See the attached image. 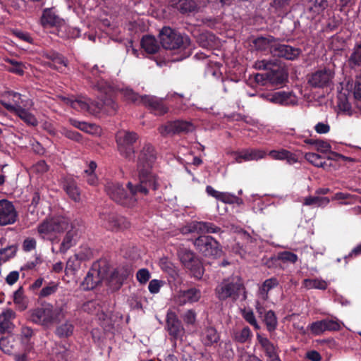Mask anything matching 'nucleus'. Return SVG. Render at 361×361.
Listing matches in <instances>:
<instances>
[{
	"label": "nucleus",
	"mask_w": 361,
	"mask_h": 361,
	"mask_svg": "<svg viewBox=\"0 0 361 361\" xmlns=\"http://www.w3.org/2000/svg\"><path fill=\"white\" fill-rule=\"evenodd\" d=\"M257 339L265 352L267 356V361L281 360L276 352V347L272 343L269 341L268 338L263 337L259 334H257Z\"/></svg>",
	"instance_id": "28"
},
{
	"label": "nucleus",
	"mask_w": 361,
	"mask_h": 361,
	"mask_svg": "<svg viewBox=\"0 0 361 361\" xmlns=\"http://www.w3.org/2000/svg\"><path fill=\"white\" fill-rule=\"evenodd\" d=\"M17 212L12 202L7 200H0V225L13 224L17 219Z\"/></svg>",
	"instance_id": "21"
},
{
	"label": "nucleus",
	"mask_w": 361,
	"mask_h": 361,
	"mask_svg": "<svg viewBox=\"0 0 361 361\" xmlns=\"http://www.w3.org/2000/svg\"><path fill=\"white\" fill-rule=\"evenodd\" d=\"M200 339L204 346H212L219 341L220 334L214 327L208 326L202 331Z\"/></svg>",
	"instance_id": "29"
},
{
	"label": "nucleus",
	"mask_w": 361,
	"mask_h": 361,
	"mask_svg": "<svg viewBox=\"0 0 361 361\" xmlns=\"http://www.w3.org/2000/svg\"><path fill=\"white\" fill-rule=\"evenodd\" d=\"M329 203V199L326 197L309 196L304 200V205L314 207H325Z\"/></svg>",
	"instance_id": "45"
},
{
	"label": "nucleus",
	"mask_w": 361,
	"mask_h": 361,
	"mask_svg": "<svg viewBox=\"0 0 361 361\" xmlns=\"http://www.w3.org/2000/svg\"><path fill=\"white\" fill-rule=\"evenodd\" d=\"M90 252L87 250V253H77L73 257H70L66 262V269L71 271H76L80 267V262L87 259Z\"/></svg>",
	"instance_id": "35"
},
{
	"label": "nucleus",
	"mask_w": 361,
	"mask_h": 361,
	"mask_svg": "<svg viewBox=\"0 0 361 361\" xmlns=\"http://www.w3.org/2000/svg\"><path fill=\"white\" fill-rule=\"evenodd\" d=\"M106 277V267H101L99 264L95 263L87 272L82 283V286L84 290H92L104 280Z\"/></svg>",
	"instance_id": "12"
},
{
	"label": "nucleus",
	"mask_w": 361,
	"mask_h": 361,
	"mask_svg": "<svg viewBox=\"0 0 361 361\" xmlns=\"http://www.w3.org/2000/svg\"><path fill=\"white\" fill-rule=\"evenodd\" d=\"M165 284V281L159 279H152L149 281L148 285V290L151 294H157L159 293L160 289Z\"/></svg>",
	"instance_id": "54"
},
{
	"label": "nucleus",
	"mask_w": 361,
	"mask_h": 361,
	"mask_svg": "<svg viewBox=\"0 0 361 361\" xmlns=\"http://www.w3.org/2000/svg\"><path fill=\"white\" fill-rule=\"evenodd\" d=\"M178 256L183 266L190 272L193 277L197 279L202 277L203 267L191 250L185 247H180L178 250Z\"/></svg>",
	"instance_id": "11"
},
{
	"label": "nucleus",
	"mask_w": 361,
	"mask_h": 361,
	"mask_svg": "<svg viewBox=\"0 0 361 361\" xmlns=\"http://www.w3.org/2000/svg\"><path fill=\"white\" fill-rule=\"evenodd\" d=\"M171 5L181 13H188L197 9V4L192 0H171Z\"/></svg>",
	"instance_id": "31"
},
{
	"label": "nucleus",
	"mask_w": 361,
	"mask_h": 361,
	"mask_svg": "<svg viewBox=\"0 0 361 361\" xmlns=\"http://www.w3.org/2000/svg\"><path fill=\"white\" fill-rule=\"evenodd\" d=\"M13 302L18 310L23 311L27 307V302L25 299L22 288H19L13 293Z\"/></svg>",
	"instance_id": "46"
},
{
	"label": "nucleus",
	"mask_w": 361,
	"mask_h": 361,
	"mask_svg": "<svg viewBox=\"0 0 361 361\" xmlns=\"http://www.w3.org/2000/svg\"><path fill=\"white\" fill-rule=\"evenodd\" d=\"M40 22L44 28L59 27L61 29L64 24V21L56 14L53 8H45L43 11Z\"/></svg>",
	"instance_id": "25"
},
{
	"label": "nucleus",
	"mask_w": 361,
	"mask_h": 361,
	"mask_svg": "<svg viewBox=\"0 0 361 361\" xmlns=\"http://www.w3.org/2000/svg\"><path fill=\"white\" fill-rule=\"evenodd\" d=\"M255 68L269 70L267 78L269 82L273 85L283 84L288 78V73L284 68L270 61L259 60L255 63Z\"/></svg>",
	"instance_id": "9"
},
{
	"label": "nucleus",
	"mask_w": 361,
	"mask_h": 361,
	"mask_svg": "<svg viewBox=\"0 0 361 361\" xmlns=\"http://www.w3.org/2000/svg\"><path fill=\"white\" fill-rule=\"evenodd\" d=\"M8 101H2V106L9 112L18 116L27 125L36 126V117L30 111L34 105L32 99L19 92L8 91L6 93Z\"/></svg>",
	"instance_id": "3"
},
{
	"label": "nucleus",
	"mask_w": 361,
	"mask_h": 361,
	"mask_svg": "<svg viewBox=\"0 0 361 361\" xmlns=\"http://www.w3.org/2000/svg\"><path fill=\"white\" fill-rule=\"evenodd\" d=\"M15 312L10 310H6L0 314V331H8L12 329L11 321L15 318Z\"/></svg>",
	"instance_id": "36"
},
{
	"label": "nucleus",
	"mask_w": 361,
	"mask_h": 361,
	"mask_svg": "<svg viewBox=\"0 0 361 361\" xmlns=\"http://www.w3.org/2000/svg\"><path fill=\"white\" fill-rule=\"evenodd\" d=\"M69 121L73 126L87 133L94 134L97 133L98 127L94 124L87 123L72 118L70 119Z\"/></svg>",
	"instance_id": "43"
},
{
	"label": "nucleus",
	"mask_w": 361,
	"mask_h": 361,
	"mask_svg": "<svg viewBox=\"0 0 361 361\" xmlns=\"http://www.w3.org/2000/svg\"><path fill=\"white\" fill-rule=\"evenodd\" d=\"M261 97L271 103L282 106H295L298 102L297 96L291 91H279L266 95L262 94Z\"/></svg>",
	"instance_id": "18"
},
{
	"label": "nucleus",
	"mask_w": 361,
	"mask_h": 361,
	"mask_svg": "<svg viewBox=\"0 0 361 361\" xmlns=\"http://www.w3.org/2000/svg\"><path fill=\"white\" fill-rule=\"evenodd\" d=\"M233 341L238 343H250L252 333L248 326H245L241 329L234 330L231 334Z\"/></svg>",
	"instance_id": "33"
},
{
	"label": "nucleus",
	"mask_w": 361,
	"mask_h": 361,
	"mask_svg": "<svg viewBox=\"0 0 361 361\" xmlns=\"http://www.w3.org/2000/svg\"><path fill=\"white\" fill-rule=\"evenodd\" d=\"M151 274L147 269L142 268L137 271L136 274L137 280L141 284L146 283L150 279Z\"/></svg>",
	"instance_id": "58"
},
{
	"label": "nucleus",
	"mask_w": 361,
	"mask_h": 361,
	"mask_svg": "<svg viewBox=\"0 0 361 361\" xmlns=\"http://www.w3.org/2000/svg\"><path fill=\"white\" fill-rule=\"evenodd\" d=\"M327 7V0H310L305 8V15L312 20L319 18L323 16Z\"/></svg>",
	"instance_id": "24"
},
{
	"label": "nucleus",
	"mask_w": 361,
	"mask_h": 361,
	"mask_svg": "<svg viewBox=\"0 0 361 361\" xmlns=\"http://www.w3.org/2000/svg\"><path fill=\"white\" fill-rule=\"evenodd\" d=\"M131 274V270L128 267L116 268L109 278L106 277L109 286L117 289L121 287L123 281Z\"/></svg>",
	"instance_id": "23"
},
{
	"label": "nucleus",
	"mask_w": 361,
	"mask_h": 361,
	"mask_svg": "<svg viewBox=\"0 0 361 361\" xmlns=\"http://www.w3.org/2000/svg\"><path fill=\"white\" fill-rule=\"evenodd\" d=\"M142 49L148 54H154L159 49V44L157 39L152 36H145L141 41Z\"/></svg>",
	"instance_id": "40"
},
{
	"label": "nucleus",
	"mask_w": 361,
	"mask_h": 361,
	"mask_svg": "<svg viewBox=\"0 0 361 361\" xmlns=\"http://www.w3.org/2000/svg\"><path fill=\"white\" fill-rule=\"evenodd\" d=\"M305 158L307 161L317 167L327 169L329 166L321 155L316 153L307 152L305 154Z\"/></svg>",
	"instance_id": "42"
},
{
	"label": "nucleus",
	"mask_w": 361,
	"mask_h": 361,
	"mask_svg": "<svg viewBox=\"0 0 361 361\" xmlns=\"http://www.w3.org/2000/svg\"><path fill=\"white\" fill-rule=\"evenodd\" d=\"M20 335L22 342L28 344L30 339L33 336V330L28 326H23L21 329Z\"/></svg>",
	"instance_id": "63"
},
{
	"label": "nucleus",
	"mask_w": 361,
	"mask_h": 361,
	"mask_svg": "<svg viewBox=\"0 0 361 361\" xmlns=\"http://www.w3.org/2000/svg\"><path fill=\"white\" fill-rule=\"evenodd\" d=\"M49 58L51 59V61L54 63L53 66L56 68L59 69L61 68V66L66 67L67 66V61L66 60V59L63 56L59 54L58 53H51L49 56Z\"/></svg>",
	"instance_id": "52"
},
{
	"label": "nucleus",
	"mask_w": 361,
	"mask_h": 361,
	"mask_svg": "<svg viewBox=\"0 0 361 361\" xmlns=\"http://www.w3.org/2000/svg\"><path fill=\"white\" fill-rule=\"evenodd\" d=\"M51 323L58 322L66 317L67 312L66 304L56 305L55 306L51 305Z\"/></svg>",
	"instance_id": "41"
},
{
	"label": "nucleus",
	"mask_w": 361,
	"mask_h": 361,
	"mask_svg": "<svg viewBox=\"0 0 361 361\" xmlns=\"http://www.w3.org/2000/svg\"><path fill=\"white\" fill-rule=\"evenodd\" d=\"M337 106L338 113L345 116H352L353 110L345 93L340 92L338 95Z\"/></svg>",
	"instance_id": "38"
},
{
	"label": "nucleus",
	"mask_w": 361,
	"mask_h": 361,
	"mask_svg": "<svg viewBox=\"0 0 361 361\" xmlns=\"http://www.w3.org/2000/svg\"><path fill=\"white\" fill-rule=\"evenodd\" d=\"M300 54V49L289 45L280 44L277 41L276 45L272 50L274 56L284 58L288 60L295 59Z\"/></svg>",
	"instance_id": "26"
},
{
	"label": "nucleus",
	"mask_w": 361,
	"mask_h": 361,
	"mask_svg": "<svg viewBox=\"0 0 361 361\" xmlns=\"http://www.w3.org/2000/svg\"><path fill=\"white\" fill-rule=\"evenodd\" d=\"M250 161H257L263 159L267 153L265 151L257 149H247Z\"/></svg>",
	"instance_id": "61"
},
{
	"label": "nucleus",
	"mask_w": 361,
	"mask_h": 361,
	"mask_svg": "<svg viewBox=\"0 0 361 361\" xmlns=\"http://www.w3.org/2000/svg\"><path fill=\"white\" fill-rule=\"evenodd\" d=\"M334 73L330 69H321L313 73L308 79V83L314 87H324L329 86L331 82Z\"/></svg>",
	"instance_id": "19"
},
{
	"label": "nucleus",
	"mask_w": 361,
	"mask_h": 361,
	"mask_svg": "<svg viewBox=\"0 0 361 361\" xmlns=\"http://www.w3.org/2000/svg\"><path fill=\"white\" fill-rule=\"evenodd\" d=\"M0 252H1V257L4 259L5 262L8 261L9 259L12 258L16 255V247L15 246H8L5 248L0 249Z\"/></svg>",
	"instance_id": "60"
},
{
	"label": "nucleus",
	"mask_w": 361,
	"mask_h": 361,
	"mask_svg": "<svg viewBox=\"0 0 361 361\" xmlns=\"http://www.w3.org/2000/svg\"><path fill=\"white\" fill-rule=\"evenodd\" d=\"M91 72L94 76V81H92L94 88L100 93L101 102H93L85 97L78 99L63 97L62 99L64 103L78 111L88 112L91 114H97L102 111L108 114H114L117 110L118 105L113 99L114 87L103 77H97V73L103 72L99 71L97 65L92 67Z\"/></svg>",
	"instance_id": "1"
},
{
	"label": "nucleus",
	"mask_w": 361,
	"mask_h": 361,
	"mask_svg": "<svg viewBox=\"0 0 361 361\" xmlns=\"http://www.w3.org/2000/svg\"><path fill=\"white\" fill-rule=\"evenodd\" d=\"M8 62L13 66L10 68V71L22 75L24 73L25 66L21 62L13 60H9Z\"/></svg>",
	"instance_id": "64"
},
{
	"label": "nucleus",
	"mask_w": 361,
	"mask_h": 361,
	"mask_svg": "<svg viewBox=\"0 0 361 361\" xmlns=\"http://www.w3.org/2000/svg\"><path fill=\"white\" fill-rule=\"evenodd\" d=\"M64 30L66 32V37L68 38H76L80 36V30L78 27L63 25L60 29V31Z\"/></svg>",
	"instance_id": "57"
},
{
	"label": "nucleus",
	"mask_w": 361,
	"mask_h": 361,
	"mask_svg": "<svg viewBox=\"0 0 361 361\" xmlns=\"http://www.w3.org/2000/svg\"><path fill=\"white\" fill-rule=\"evenodd\" d=\"M166 326L169 334L172 337L174 343L177 341H183L185 336V329L174 313H168Z\"/></svg>",
	"instance_id": "20"
},
{
	"label": "nucleus",
	"mask_w": 361,
	"mask_h": 361,
	"mask_svg": "<svg viewBox=\"0 0 361 361\" xmlns=\"http://www.w3.org/2000/svg\"><path fill=\"white\" fill-rule=\"evenodd\" d=\"M74 326L72 323L66 321L65 323L59 325L56 329V334L61 338H66L72 335Z\"/></svg>",
	"instance_id": "47"
},
{
	"label": "nucleus",
	"mask_w": 361,
	"mask_h": 361,
	"mask_svg": "<svg viewBox=\"0 0 361 361\" xmlns=\"http://www.w3.org/2000/svg\"><path fill=\"white\" fill-rule=\"evenodd\" d=\"M202 293L200 289L190 288L187 290H180L174 296L175 301L180 305L186 303H194L200 299Z\"/></svg>",
	"instance_id": "22"
},
{
	"label": "nucleus",
	"mask_w": 361,
	"mask_h": 361,
	"mask_svg": "<svg viewBox=\"0 0 361 361\" xmlns=\"http://www.w3.org/2000/svg\"><path fill=\"white\" fill-rule=\"evenodd\" d=\"M350 62L355 66L361 65V44L355 47L353 49L350 57Z\"/></svg>",
	"instance_id": "55"
},
{
	"label": "nucleus",
	"mask_w": 361,
	"mask_h": 361,
	"mask_svg": "<svg viewBox=\"0 0 361 361\" xmlns=\"http://www.w3.org/2000/svg\"><path fill=\"white\" fill-rule=\"evenodd\" d=\"M99 219L103 226L109 230L118 231L126 229L130 226V222L124 216L116 214H101Z\"/></svg>",
	"instance_id": "15"
},
{
	"label": "nucleus",
	"mask_w": 361,
	"mask_h": 361,
	"mask_svg": "<svg viewBox=\"0 0 361 361\" xmlns=\"http://www.w3.org/2000/svg\"><path fill=\"white\" fill-rule=\"evenodd\" d=\"M194 245L205 256H218L221 252L219 243L212 236L201 235L195 239Z\"/></svg>",
	"instance_id": "14"
},
{
	"label": "nucleus",
	"mask_w": 361,
	"mask_h": 361,
	"mask_svg": "<svg viewBox=\"0 0 361 361\" xmlns=\"http://www.w3.org/2000/svg\"><path fill=\"white\" fill-rule=\"evenodd\" d=\"M78 238L77 231L75 229L69 230L62 243H61L59 252L66 253L71 247L75 245Z\"/></svg>",
	"instance_id": "34"
},
{
	"label": "nucleus",
	"mask_w": 361,
	"mask_h": 361,
	"mask_svg": "<svg viewBox=\"0 0 361 361\" xmlns=\"http://www.w3.org/2000/svg\"><path fill=\"white\" fill-rule=\"evenodd\" d=\"M217 200L221 201L226 204H233L238 202L240 199L232 193L227 192H220Z\"/></svg>",
	"instance_id": "53"
},
{
	"label": "nucleus",
	"mask_w": 361,
	"mask_h": 361,
	"mask_svg": "<svg viewBox=\"0 0 361 361\" xmlns=\"http://www.w3.org/2000/svg\"><path fill=\"white\" fill-rule=\"evenodd\" d=\"M182 318L185 324H194L196 321V313L193 310H188L183 314Z\"/></svg>",
	"instance_id": "62"
},
{
	"label": "nucleus",
	"mask_w": 361,
	"mask_h": 361,
	"mask_svg": "<svg viewBox=\"0 0 361 361\" xmlns=\"http://www.w3.org/2000/svg\"><path fill=\"white\" fill-rule=\"evenodd\" d=\"M329 283L322 278L305 279L302 282V288L306 290L317 289L324 290Z\"/></svg>",
	"instance_id": "32"
},
{
	"label": "nucleus",
	"mask_w": 361,
	"mask_h": 361,
	"mask_svg": "<svg viewBox=\"0 0 361 361\" xmlns=\"http://www.w3.org/2000/svg\"><path fill=\"white\" fill-rule=\"evenodd\" d=\"M58 288H59L58 283L51 281L47 286L44 287L41 290V291L39 294V296L40 298H45V297L49 296L51 295H53L54 293H55L57 291Z\"/></svg>",
	"instance_id": "51"
},
{
	"label": "nucleus",
	"mask_w": 361,
	"mask_h": 361,
	"mask_svg": "<svg viewBox=\"0 0 361 361\" xmlns=\"http://www.w3.org/2000/svg\"><path fill=\"white\" fill-rule=\"evenodd\" d=\"M69 223L67 219L63 216H56L46 219L37 226V232L44 240L51 241L54 244L56 240V234L60 233L68 228Z\"/></svg>",
	"instance_id": "8"
},
{
	"label": "nucleus",
	"mask_w": 361,
	"mask_h": 361,
	"mask_svg": "<svg viewBox=\"0 0 361 361\" xmlns=\"http://www.w3.org/2000/svg\"><path fill=\"white\" fill-rule=\"evenodd\" d=\"M279 285V281L275 277H271L265 280L260 286L258 292V297L262 300H266L268 298V293L269 290L274 288Z\"/></svg>",
	"instance_id": "37"
},
{
	"label": "nucleus",
	"mask_w": 361,
	"mask_h": 361,
	"mask_svg": "<svg viewBox=\"0 0 361 361\" xmlns=\"http://www.w3.org/2000/svg\"><path fill=\"white\" fill-rule=\"evenodd\" d=\"M195 130V126L191 121L177 120L168 122L159 128V133L163 136H167L176 133H190Z\"/></svg>",
	"instance_id": "13"
},
{
	"label": "nucleus",
	"mask_w": 361,
	"mask_h": 361,
	"mask_svg": "<svg viewBox=\"0 0 361 361\" xmlns=\"http://www.w3.org/2000/svg\"><path fill=\"white\" fill-rule=\"evenodd\" d=\"M242 316L245 320L248 322L250 325L253 326L255 329H259L260 327L256 320L255 316L253 311L248 308H245L242 310Z\"/></svg>",
	"instance_id": "50"
},
{
	"label": "nucleus",
	"mask_w": 361,
	"mask_h": 361,
	"mask_svg": "<svg viewBox=\"0 0 361 361\" xmlns=\"http://www.w3.org/2000/svg\"><path fill=\"white\" fill-rule=\"evenodd\" d=\"M329 47L334 51L342 50L345 47V40L343 37L336 35L330 38Z\"/></svg>",
	"instance_id": "49"
},
{
	"label": "nucleus",
	"mask_w": 361,
	"mask_h": 361,
	"mask_svg": "<svg viewBox=\"0 0 361 361\" xmlns=\"http://www.w3.org/2000/svg\"><path fill=\"white\" fill-rule=\"evenodd\" d=\"M215 293L220 300L232 298L236 300L242 294V299L246 298L245 289L238 276H231L223 280L216 288Z\"/></svg>",
	"instance_id": "5"
},
{
	"label": "nucleus",
	"mask_w": 361,
	"mask_h": 361,
	"mask_svg": "<svg viewBox=\"0 0 361 361\" xmlns=\"http://www.w3.org/2000/svg\"><path fill=\"white\" fill-rule=\"evenodd\" d=\"M277 41L271 36L257 37L254 41L255 47L261 51H269L272 54V50L276 47Z\"/></svg>",
	"instance_id": "30"
},
{
	"label": "nucleus",
	"mask_w": 361,
	"mask_h": 361,
	"mask_svg": "<svg viewBox=\"0 0 361 361\" xmlns=\"http://www.w3.org/2000/svg\"><path fill=\"white\" fill-rule=\"evenodd\" d=\"M156 159L157 155L153 146L149 144L145 145L139 153L137 164L138 190L144 194H148L150 190H156L159 187L158 178L152 171Z\"/></svg>",
	"instance_id": "2"
},
{
	"label": "nucleus",
	"mask_w": 361,
	"mask_h": 361,
	"mask_svg": "<svg viewBox=\"0 0 361 361\" xmlns=\"http://www.w3.org/2000/svg\"><path fill=\"white\" fill-rule=\"evenodd\" d=\"M51 311V304L47 303L42 307L31 310L30 311V319L36 324L49 326L52 324Z\"/></svg>",
	"instance_id": "17"
},
{
	"label": "nucleus",
	"mask_w": 361,
	"mask_h": 361,
	"mask_svg": "<svg viewBox=\"0 0 361 361\" xmlns=\"http://www.w3.org/2000/svg\"><path fill=\"white\" fill-rule=\"evenodd\" d=\"M343 325V322L336 318H328L312 322L308 326V329L312 334L318 336L326 331H338Z\"/></svg>",
	"instance_id": "16"
},
{
	"label": "nucleus",
	"mask_w": 361,
	"mask_h": 361,
	"mask_svg": "<svg viewBox=\"0 0 361 361\" xmlns=\"http://www.w3.org/2000/svg\"><path fill=\"white\" fill-rule=\"evenodd\" d=\"M278 258L284 262H290L292 264L295 263L298 260V256L295 254L288 251L280 252Z\"/></svg>",
	"instance_id": "56"
},
{
	"label": "nucleus",
	"mask_w": 361,
	"mask_h": 361,
	"mask_svg": "<svg viewBox=\"0 0 361 361\" xmlns=\"http://www.w3.org/2000/svg\"><path fill=\"white\" fill-rule=\"evenodd\" d=\"M160 43L166 49H180L190 54L192 49L190 39L187 35H182L169 27H164L159 34Z\"/></svg>",
	"instance_id": "7"
},
{
	"label": "nucleus",
	"mask_w": 361,
	"mask_h": 361,
	"mask_svg": "<svg viewBox=\"0 0 361 361\" xmlns=\"http://www.w3.org/2000/svg\"><path fill=\"white\" fill-rule=\"evenodd\" d=\"M121 94L124 99L128 102L142 104L149 108L155 115H163L168 111V107L163 104V101L154 96H140L128 87L122 88Z\"/></svg>",
	"instance_id": "6"
},
{
	"label": "nucleus",
	"mask_w": 361,
	"mask_h": 361,
	"mask_svg": "<svg viewBox=\"0 0 361 361\" xmlns=\"http://www.w3.org/2000/svg\"><path fill=\"white\" fill-rule=\"evenodd\" d=\"M137 133L125 130H119L116 135L118 150L121 156L128 160L134 158L133 144L137 140Z\"/></svg>",
	"instance_id": "10"
},
{
	"label": "nucleus",
	"mask_w": 361,
	"mask_h": 361,
	"mask_svg": "<svg viewBox=\"0 0 361 361\" xmlns=\"http://www.w3.org/2000/svg\"><path fill=\"white\" fill-rule=\"evenodd\" d=\"M127 187L130 191L129 195L119 183L109 182L105 186V190L114 201L126 207H133L140 198V195H146L138 190L139 183L134 185L128 182Z\"/></svg>",
	"instance_id": "4"
},
{
	"label": "nucleus",
	"mask_w": 361,
	"mask_h": 361,
	"mask_svg": "<svg viewBox=\"0 0 361 361\" xmlns=\"http://www.w3.org/2000/svg\"><path fill=\"white\" fill-rule=\"evenodd\" d=\"M64 190L67 195L75 202L80 200V192L73 180L67 181L64 184Z\"/></svg>",
	"instance_id": "44"
},
{
	"label": "nucleus",
	"mask_w": 361,
	"mask_h": 361,
	"mask_svg": "<svg viewBox=\"0 0 361 361\" xmlns=\"http://www.w3.org/2000/svg\"><path fill=\"white\" fill-rule=\"evenodd\" d=\"M269 155L276 160H287L290 164L295 163L297 161L295 156L290 151L284 149L271 150L269 152Z\"/></svg>",
	"instance_id": "39"
},
{
	"label": "nucleus",
	"mask_w": 361,
	"mask_h": 361,
	"mask_svg": "<svg viewBox=\"0 0 361 361\" xmlns=\"http://www.w3.org/2000/svg\"><path fill=\"white\" fill-rule=\"evenodd\" d=\"M264 321L269 331L271 332L276 329L278 322L274 312L272 310L268 311L264 315Z\"/></svg>",
	"instance_id": "48"
},
{
	"label": "nucleus",
	"mask_w": 361,
	"mask_h": 361,
	"mask_svg": "<svg viewBox=\"0 0 361 361\" xmlns=\"http://www.w3.org/2000/svg\"><path fill=\"white\" fill-rule=\"evenodd\" d=\"M221 228L214 224L204 221H192L188 225V231L197 233H217Z\"/></svg>",
	"instance_id": "27"
},
{
	"label": "nucleus",
	"mask_w": 361,
	"mask_h": 361,
	"mask_svg": "<svg viewBox=\"0 0 361 361\" xmlns=\"http://www.w3.org/2000/svg\"><path fill=\"white\" fill-rule=\"evenodd\" d=\"M232 154L234 156L235 161L237 163L250 161L247 149L241 150L240 152H232Z\"/></svg>",
	"instance_id": "59"
}]
</instances>
